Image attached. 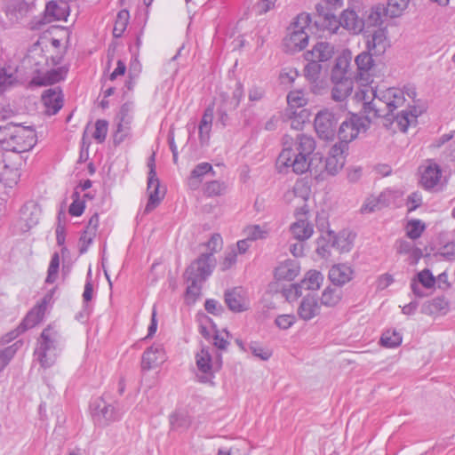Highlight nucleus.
Here are the masks:
<instances>
[{
    "instance_id": "13",
    "label": "nucleus",
    "mask_w": 455,
    "mask_h": 455,
    "mask_svg": "<svg viewBox=\"0 0 455 455\" xmlns=\"http://www.w3.org/2000/svg\"><path fill=\"white\" fill-rule=\"evenodd\" d=\"M68 3L66 0H60V4L54 0L49 1L44 12L43 20H40L39 24L67 20V17L69 15Z\"/></svg>"
},
{
    "instance_id": "26",
    "label": "nucleus",
    "mask_w": 455,
    "mask_h": 455,
    "mask_svg": "<svg viewBox=\"0 0 455 455\" xmlns=\"http://www.w3.org/2000/svg\"><path fill=\"white\" fill-rule=\"evenodd\" d=\"M320 314V306L315 296H305L298 308L299 316L304 321H309Z\"/></svg>"
},
{
    "instance_id": "28",
    "label": "nucleus",
    "mask_w": 455,
    "mask_h": 455,
    "mask_svg": "<svg viewBox=\"0 0 455 455\" xmlns=\"http://www.w3.org/2000/svg\"><path fill=\"white\" fill-rule=\"evenodd\" d=\"M299 265L296 260L287 259L275 267V278L278 281H292L299 275Z\"/></svg>"
},
{
    "instance_id": "37",
    "label": "nucleus",
    "mask_w": 455,
    "mask_h": 455,
    "mask_svg": "<svg viewBox=\"0 0 455 455\" xmlns=\"http://www.w3.org/2000/svg\"><path fill=\"white\" fill-rule=\"evenodd\" d=\"M18 124L7 123L0 124V148L4 151H9L11 140Z\"/></svg>"
},
{
    "instance_id": "24",
    "label": "nucleus",
    "mask_w": 455,
    "mask_h": 455,
    "mask_svg": "<svg viewBox=\"0 0 455 455\" xmlns=\"http://www.w3.org/2000/svg\"><path fill=\"white\" fill-rule=\"evenodd\" d=\"M353 269L346 264H338L331 267L329 279L335 286L341 287L353 278Z\"/></svg>"
},
{
    "instance_id": "27",
    "label": "nucleus",
    "mask_w": 455,
    "mask_h": 455,
    "mask_svg": "<svg viewBox=\"0 0 455 455\" xmlns=\"http://www.w3.org/2000/svg\"><path fill=\"white\" fill-rule=\"evenodd\" d=\"M334 54V46L328 42L316 43L311 51L305 53V58L316 60L317 62H325Z\"/></svg>"
},
{
    "instance_id": "59",
    "label": "nucleus",
    "mask_w": 455,
    "mask_h": 455,
    "mask_svg": "<svg viewBox=\"0 0 455 455\" xmlns=\"http://www.w3.org/2000/svg\"><path fill=\"white\" fill-rule=\"evenodd\" d=\"M295 320L294 315H280L275 318V323L280 329L287 330L294 324Z\"/></svg>"
},
{
    "instance_id": "19",
    "label": "nucleus",
    "mask_w": 455,
    "mask_h": 455,
    "mask_svg": "<svg viewBox=\"0 0 455 455\" xmlns=\"http://www.w3.org/2000/svg\"><path fill=\"white\" fill-rule=\"evenodd\" d=\"M350 52H344L335 59L331 73V80L355 78L350 73Z\"/></svg>"
},
{
    "instance_id": "35",
    "label": "nucleus",
    "mask_w": 455,
    "mask_h": 455,
    "mask_svg": "<svg viewBox=\"0 0 455 455\" xmlns=\"http://www.w3.org/2000/svg\"><path fill=\"white\" fill-rule=\"evenodd\" d=\"M327 236L330 237L331 247L339 252H347L352 248V241L345 232L336 235L333 231H328Z\"/></svg>"
},
{
    "instance_id": "64",
    "label": "nucleus",
    "mask_w": 455,
    "mask_h": 455,
    "mask_svg": "<svg viewBox=\"0 0 455 455\" xmlns=\"http://www.w3.org/2000/svg\"><path fill=\"white\" fill-rule=\"evenodd\" d=\"M277 0H259L256 4L259 14H265L274 9Z\"/></svg>"
},
{
    "instance_id": "54",
    "label": "nucleus",
    "mask_w": 455,
    "mask_h": 455,
    "mask_svg": "<svg viewBox=\"0 0 455 455\" xmlns=\"http://www.w3.org/2000/svg\"><path fill=\"white\" fill-rule=\"evenodd\" d=\"M331 247V242H330V237L327 236H321L317 239V247H316V253L323 259H327L331 252L330 249Z\"/></svg>"
},
{
    "instance_id": "44",
    "label": "nucleus",
    "mask_w": 455,
    "mask_h": 455,
    "mask_svg": "<svg viewBox=\"0 0 455 455\" xmlns=\"http://www.w3.org/2000/svg\"><path fill=\"white\" fill-rule=\"evenodd\" d=\"M66 74L67 69L64 68L52 69L44 75V76L42 78L43 81L38 83V84L46 85L59 83L65 78Z\"/></svg>"
},
{
    "instance_id": "11",
    "label": "nucleus",
    "mask_w": 455,
    "mask_h": 455,
    "mask_svg": "<svg viewBox=\"0 0 455 455\" xmlns=\"http://www.w3.org/2000/svg\"><path fill=\"white\" fill-rule=\"evenodd\" d=\"M337 124L338 118L327 109L318 112L314 121L315 130L323 140H332L335 138Z\"/></svg>"
},
{
    "instance_id": "17",
    "label": "nucleus",
    "mask_w": 455,
    "mask_h": 455,
    "mask_svg": "<svg viewBox=\"0 0 455 455\" xmlns=\"http://www.w3.org/2000/svg\"><path fill=\"white\" fill-rule=\"evenodd\" d=\"M42 102L47 115L57 114L63 107V94L60 87L45 90L42 94Z\"/></svg>"
},
{
    "instance_id": "16",
    "label": "nucleus",
    "mask_w": 455,
    "mask_h": 455,
    "mask_svg": "<svg viewBox=\"0 0 455 455\" xmlns=\"http://www.w3.org/2000/svg\"><path fill=\"white\" fill-rule=\"evenodd\" d=\"M373 55H375L373 52L366 49L355 57V63L357 72L354 76L355 79L363 81L366 84L371 82L369 72L374 65Z\"/></svg>"
},
{
    "instance_id": "55",
    "label": "nucleus",
    "mask_w": 455,
    "mask_h": 455,
    "mask_svg": "<svg viewBox=\"0 0 455 455\" xmlns=\"http://www.w3.org/2000/svg\"><path fill=\"white\" fill-rule=\"evenodd\" d=\"M132 102L128 101L124 103L120 108L119 113L116 116V119L122 120V122L125 123L126 124H132L133 120V116L132 115Z\"/></svg>"
},
{
    "instance_id": "15",
    "label": "nucleus",
    "mask_w": 455,
    "mask_h": 455,
    "mask_svg": "<svg viewBox=\"0 0 455 455\" xmlns=\"http://www.w3.org/2000/svg\"><path fill=\"white\" fill-rule=\"evenodd\" d=\"M165 361L163 345L156 344L148 347L141 358V370L150 371L158 367Z\"/></svg>"
},
{
    "instance_id": "10",
    "label": "nucleus",
    "mask_w": 455,
    "mask_h": 455,
    "mask_svg": "<svg viewBox=\"0 0 455 455\" xmlns=\"http://www.w3.org/2000/svg\"><path fill=\"white\" fill-rule=\"evenodd\" d=\"M343 0H322L315 6V10L319 18L315 23H322L329 30L335 32L338 29L337 17L334 11L341 8Z\"/></svg>"
},
{
    "instance_id": "22",
    "label": "nucleus",
    "mask_w": 455,
    "mask_h": 455,
    "mask_svg": "<svg viewBox=\"0 0 455 455\" xmlns=\"http://www.w3.org/2000/svg\"><path fill=\"white\" fill-rule=\"evenodd\" d=\"M44 315V312L37 307H34L25 316L20 325L17 327L15 331H12L10 335V339L16 338L19 334L23 333L35 327L37 323H39Z\"/></svg>"
},
{
    "instance_id": "39",
    "label": "nucleus",
    "mask_w": 455,
    "mask_h": 455,
    "mask_svg": "<svg viewBox=\"0 0 455 455\" xmlns=\"http://www.w3.org/2000/svg\"><path fill=\"white\" fill-rule=\"evenodd\" d=\"M15 73L16 69L11 66H0V91H4L17 81Z\"/></svg>"
},
{
    "instance_id": "31",
    "label": "nucleus",
    "mask_w": 455,
    "mask_h": 455,
    "mask_svg": "<svg viewBox=\"0 0 455 455\" xmlns=\"http://www.w3.org/2000/svg\"><path fill=\"white\" fill-rule=\"evenodd\" d=\"M354 78L342 79V80H331L334 86L331 90V98L335 101L345 100L353 92L354 88Z\"/></svg>"
},
{
    "instance_id": "3",
    "label": "nucleus",
    "mask_w": 455,
    "mask_h": 455,
    "mask_svg": "<svg viewBox=\"0 0 455 455\" xmlns=\"http://www.w3.org/2000/svg\"><path fill=\"white\" fill-rule=\"evenodd\" d=\"M215 267L213 252L202 253L186 269L184 277L188 283L187 295L194 299L201 294V283L205 282Z\"/></svg>"
},
{
    "instance_id": "63",
    "label": "nucleus",
    "mask_w": 455,
    "mask_h": 455,
    "mask_svg": "<svg viewBox=\"0 0 455 455\" xmlns=\"http://www.w3.org/2000/svg\"><path fill=\"white\" fill-rule=\"evenodd\" d=\"M212 126V125L199 124L198 133L201 145H205L208 143L210 140Z\"/></svg>"
},
{
    "instance_id": "1",
    "label": "nucleus",
    "mask_w": 455,
    "mask_h": 455,
    "mask_svg": "<svg viewBox=\"0 0 455 455\" xmlns=\"http://www.w3.org/2000/svg\"><path fill=\"white\" fill-rule=\"evenodd\" d=\"M315 140L312 136L299 133L296 137L293 148H284L279 154L277 164L280 167L291 170L296 174L309 172L315 180H323L325 175L334 176L344 166L348 149L334 144L325 158L320 153H315ZM289 171L286 170V172Z\"/></svg>"
},
{
    "instance_id": "58",
    "label": "nucleus",
    "mask_w": 455,
    "mask_h": 455,
    "mask_svg": "<svg viewBox=\"0 0 455 455\" xmlns=\"http://www.w3.org/2000/svg\"><path fill=\"white\" fill-rule=\"evenodd\" d=\"M204 309L213 315H221L225 312L223 306L214 299H207L204 302Z\"/></svg>"
},
{
    "instance_id": "20",
    "label": "nucleus",
    "mask_w": 455,
    "mask_h": 455,
    "mask_svg": "<svg viewBox=\"0 0 455 455\" xmlns=\"http://www.w3.org/2000/svg\"><path fill=\"white\" fill-rule=\"evenodd\" d=\"M39 217L40 210L34 203L24 204L20 209V221L21 223V230L27 232L37 225Z\"/></svg>"
},
{
    "instance_id": "7",
    "label": "nucleus",
    "mask_w": 455,
    "mask_h": 455,
    "mask_svg": "<svg viewBox=\"0 0 455 455\" xmlns=\"http://www.w3.org/2000/svg\"><path fill=\"white\" fill-rule=\"evenodd\" d=\"M148 177L147 191L148 200L144 209V213L148 214L154 211L161 203L164 194L159 195L160 181L156 171V153L154 152L148 159Z\"/></svg>"
},
{
    "instance_id": "56",
    "label": "nucleus",
    "mask_w": 455,
    "mask_h": 455,
    "mask_svg": "<svg viewBox=\"0 0 455 455\" xmlns=\"http://www.w3.org/2000/svg\"><path fill=\"white\" fill-rule=\"evenodd\" d=\"M249 348L254 356L263 361L268 360L272 355V351L270 349L263 347L256 342L251 343Z\"/></svg>"
},
{
    "instance_id": "45",
    "label": "nucleus",
    "mask_w": 455,
    "mask_h": 455,
    "mask_svg": "<svg viewBox=\"0 0 455 455\" xmlns=\"http://www.w3.org/2000/svg\"><path fill=\"white\" fill-rule=\"evenodd\" d=\"M132 124H126L118 120L116 124V130L113 135V142L115 146L120 145L126 138L131 135Z\"/></svg>"
},
{
    "instance_id": "25",
    "label": "nucleus",
    "mask_w": 455,
    "mask_h": 455,
    "mask_svg": "<svg viewBox=\"0 0 455 455\" xmlns=\"http://www.w3.org/2000/svg\"><path fill=\"white\" fill-rule=\"evenodd\" d=\"M337 22L338 28L341 25L355 34L361 32L364 28V20L359 18L354 10L343 11L339 20L337 19Z\"/></svg>"
},
{
    "instance_id": "12",
    "label": "nucleus",
    "mask_w": 455,
    "mask_h": 455,
    "mask_svg": "<svg viewBox=\"0 0 455 455\" xmlns=\"http://www.w3.org/2000/svg\"><path fill=\"white\" fill-rule=\"evenodd\" d=\"M196 363L201 372L198 376L199 380L203 383L211 382L214 378V371L221 368V358L213 365L212 355L207 348L203 347L196 355Z\"/></svg>"
},
{
    "instance_id": "32",
    "label": "nucleus",
    "mask_w": 455,
    "mask_h": 455,
    "mask_svg": "<svg viewBox=\"0 0 455 455\" xmlns=\"http://www.w3.org/2000/svg\"><path fill=\"white\" fill-rule=\"evenodd\" d=\"M290 230L293 237L299 242L307 240L314 233L313 225L307 219L301 218L291 225Z\"/></svg>"
},
{
    "instance_id": "52",
    "label": "nucleus",
    "mask_w": 455,
    "mask_h": 455,
    "mask_svg": "<svg viewBox=\"0 0 455 455\" xmlns=\"http://www.w3.org/2000/svg\"><path fill=\"white\" fill-rule=\"evenodd\" d=\"M108 130V122L104 119H99L95 123V131L92 133V138L98 142L102 143L105 141Z\"/></svg>"
},
{
    "instance_id": "2",
    "label": "nucleus",
    "mask_w": 455,
    "mask_h": 455,
    "mask_svg": "<svg viewBox=\"0 0 455 455\" xmlns=\"http://www.w3.org/2000/svg\"><path fill=\"white\" fill-rule=\"evenodd\" d=\"M372 99L364 101L363 111L368 118L383 117L390 121L394 111L403 105L405 101L404 92L398 88H388L383 92L372 90Z\"/></svg>"
},
{
    "instance_id": "34",
    "label": "nucleus",
    "mask_w": 455,
    "mask_h": 455,
    "mask_svg": "<svg viewBox=\"0 0 455 455\" xmlns=\"http://www.w3.org/2000/svg\"><path fill=\"white\" fill-rule=\"evenodd\" d=\"M390 121H387L389 124H393L394 122L396 123L398 129L405 132L409 127V125L411 124L412 121H416L418 115H417V109L414 107L413 111L411 110H402L401 112L397 113V115L389 116Z\"/></svg>"
},
{
    "instance_id": "60",
    "label": "nucleus",
    "mask_w": 455,
    "mask_h": 455,
    "mask_svg": "<svg viewBox=\"0 0 455 455\" xmlns=\"http://www.w3.org/2000/svg\"><path fill=\"white\" fill-rule=\"evenodd\" d=\"M437 254L447 260H455V242H450L442 246Z\"/></svg>"
},
{
    "instance_id": "29",
    "label": "nucleus",
    "mask_w": 455,
    "mask_h": 455,
    "mask_svg": "<svg viewBox=\"0 0 455 455\" xmlns=\"http://www.w3.org/2000/svg\"><path fill=\"white\" fill-rule=\"evenodd\" d=\"M208 173H212V176L215 175V172L211 164L200 163L196 165L188 179V187L193 190L199 188L204 177Z\"/></svg>"
},
{
    "instance_id": "47",
    "label": "nucleus",
    "mask_w": 455,
    "mask_h": 455,
    "mask_svg": "<svg viewBox=\"0 0 455 455\" xmlns=\"http://www.w3.org/2000/svg\"><path fill=\"white\" fill-rule=\"evenodd\" d=\"M425 224L419 220H411L408 222L406 227V235L409 238L416 240L419 238L425 230Z\"/></svg>"
},
{
    "instance_id": "50",
    "label": "nucleus",
    "mask_w": 455,
    "mask_h": 455,
    "mask_svg": "<svg viewBox=\"0 0 455 455\" xmlns=\"http://www.w3.org/2000/svg\"><path fill=\"white\" fill-rule=\"evenodd\" d=\"M60 268V256L58 252H54L52 255L50 265L47 270V276L45 279V283H53L57 277Z\"/></svg>"
},
{
    "instance_id": "9",
    "label": "nucleus",
    "mask_w": 455,
    "mask_h": 455,
    "mask_svg": "<svg viewBox=\"0 0 455 455\" xmlns=\"http://www.w3.org/2000/svg\"><path fill=\"white\" fill-rule=\"evenodd\" d=\"M91 408L92 419L100 427L108 426L121 419L120 411L113 405L107 403L102 397L96 399L91 404Z\"/></svg>"
},
{
    "instance_id": "38",
    "label": "nucleus",
    "mask_w": 455,
    "mask_h": 455,
    "mask_svg": "<svg viewBox=\"0 0 455 455\" xmlns=\"http://www.w3.org/2000/svg\"><path fill=\"white\" fill-rule=\"evenodd\" d=\"M130 20L129 11L123 9L118 12L113 28V36L116 38H119L123 36L125 31Z\"/></svg>"
},
{
    "instance_id": "8",
    "label": "nucleus",
    "mask_w": 455,
    "mask_h": 455,
    "mask_svg": "<svg viewBox=\"0 0 455 455\" xmlns=\"http://www.w3.org/2000/svg\"><path fill=\"white\" fill-rule=\"evenodd\" d=\"M36 134L34 129L18 124L10 144V152L21 154L31 150L36 144Z\"/></svg>"
},
{
    "instance_id": "40",
    "label": "nucleus",
    "mask_w": 455,
    "mask_h": 455,
    "mask_svg": "<svg viewBox=\"0 0 455 455\" xmlns=\"http://www.w3.org/2000/svg\"><path fill=\"white\" fill-rule=\"evenodd\" d=\"M410 0H388L386 8V15L390 18L401 16L403 11L408 7Z\"/></svg>"
},
{
    "instance_id": "21",
    "label": "nucleus",
    "mask_w": 455,
    "mask_h": 455,
    "mask_svg": "<svg viewBox=\"0 0 455 455\" xmlns=\"http://www.w3.org/2000/svg\"><path fill=\"white\" fill-rule=\"evenodd\" d=\"M33 2L16 0L6 6L5 14L12 22H17L26 17L34 8Z\"/></svg>"
},
{
    "instance_id": "18",
    "label": "nucleus",
    "mask_w": 455,
    "mask_h": 455,
    "mask_svg": "<svg viewBox=\"0 0 455 455\" xmlns=\"http://www.w3.org/2000/svg\"><path fill=\"white\" fill-rule=\"evenodd\" d=\"M323 280V276L319 271L310 270L300 283L291 284V291H294L295 297H300L302 290H318Z\"/></svg>"
},
{
    "instance_id": "36",
    "label": "nucleus",
    "mask_w": 455,
    "mask_h": 455,
    "mask_svg": "<svg viewBox=\"0 0 455 455\" xmlns=\"http://www.w3.org/2000/svg\"><path fill=\"white\" fill-rule=\"evenodd\" d=\"M342 298V291L338 287H326L321 296V304L326 307H335Z\"/></svg>"
},
{
    "instance_id": "46",
    "label": "nucleus",
    "mask_w": 455,
    "mask_h": 455,
    "mask_svg": "<svg viewBox=\"0 0 455 455\" xmlns=\"http://www.w3.org/2000/svg\"><path fill=\"white\" fill-rule=\"evenodd\" d=\"M19 348L18 342L0 348V372L9 364L10 361L13 358Z\"/></svg>"
},
{
    "instance_id": "42",
    "label": "nucleus",
    "mask_w": 455,
    "mask_h": 455,
    "mask_svg": "<svg viewBox=\"0 0 455 455\" xmlns=\"http://www.w3.org/2000/svg\"><path fill=\"white\" fill-rule=\"evenodd\" d=\"M386 13V8L384 6L372 7L364 20V27H378L383 22V14Z\"/></svg>"
},
{
    "instance_id": "48",
    "label": "nucleus",
    "mask_w": 455,
    "mask_h": 455,
    "mask_svg": "<svg viewBox=\"0 0 455 455\" xmlns=\"http://www.w3.org/2000/svg\"><path fill=\"white\" fill-rule=\"evenodd\" d=\"M245 237L248 240L256 241L259 239H265L267 236V230L264 229L259 225L247 226L243 230Z\"/></svg>"
},
{
    "instance_id": "14",
    "label": "nucleus",
    "mask_w": 455,
    "mask_h": 455,
    "mask_svg": "<svg viewBox=\"0 0 455 455\" xmlns=\"http://www.w3.org/2000/svg\"><path fill=\"white\" fill-rule=\"evenodd\" d=\"M224 301L228 308L233 313H242L249 309V300L244 296L243 290L235 287L225 291Z\"/></svg>"
},
{
    "instance_id": "4",
    "label": "nucleus",
    "mask_w": 455,
    "mask_h": 455,
    "mask_svg": "<svg viewBox=\"0 0 455 455\" xmlns=\"http://www.w3.org/2000/svg\"><path fill=\"white\" fill-rule=\"evenodd\" d=\"M61 335L52 324L45 327L37 339L35 355L44 368L51 367L55 361L57 351L60 350Z\"/></svg>"
},
{
    "instance_id": "33",
    "label": "nucleus",
    "mask_w": 455,
    "mask_h": 455,
    "mask_svg": "<svg viewBox=\"0 0 455 455\" xmlns=\"http://www.w3.org/2000/svg\"><path fill=\"white\" fill-rule=\"evenodd\" d=\"M387 47V38L382 29H376L368 38L366 49L373 52L376 56L385 52Z\"/></svg>"
},
{
    "instance_id": "23",
    "label": "nucleus",
    "mask_w": 455,
    "mask_h": 455,
    "mask_svg": "<svg viewBox=\"0 0 455 455\" xmlns=\"http://www.w3.org/2000/svg\"><path fill=\"white\" fill-rule=\"evenodd\" d=\"M442 177V170L440 166L430 162L421 172L420 184L425 189L434 188L440 181Z\"/></svg>"
},
{
    "instance_id": "51",
    "label": "nucleus",
    "mask_w": 455,
    "mask_h": 455,
    "mask_svg": "<svg viewBox=\"0 0 455 455\" xmlns=\"http://www.w3.org/2000/svg\"><path fill=\"white\" fill-rule=\"evenodd\" d=\"M72 199L73 202L68 208V213L75 217L81 216L85 209L84 201L80 200V195L77 191H74L72 194Z\"/></svg>"
},
{
    "instance_id": "57",
    "label": "nucleus",
    "mask_w": 455,
    "mask_h": 455,
    "mask_svg": "<svg viewBox=\"0 0 455 455\" xmlns=\"http://www.w3.org/2000/svg\"><path fill=\"white\" fill-rule=\"evenodd\" d=\"M418 282L420 283L425 288H432L435 283V278L427 268L417 274Z\"/></svg>"
},
{
    "instance_id": "41",
    "label": "nucleus",
    "mask_w": 455,
    "mask_h": 455,
    "mask_svg": "<svg viewBox=\"0 0 455 455\" xmlns=\"http://www.w3.org/2000/svg\"><path fill=\"white\" fill-rule=\"evenodd\" d=\"M307 60V64L304 68V74L306 78L311 82L315 83L322 71V65L316 61V60L305 58Z\"/></svg>"
},
{
    "instance_id": "6",
    "label": "nucleus",
    "mask_w": 455,
    "mask_h": 455,
    "mask_svg": "<svg viewBox=\"0 0 455 455\" xmlns=\"http://www.w3.org/2000/svg\"><path fill=\"white\" fill-rule=\"evenodd\" d=\"M371 119L368 118L366 114L364 117L352 115L340 124L337 132L339 141L336 144L348 149V143L354 140L362 130H367Z\"/></svg>"
},
{
    "instance_id": "62",
    "label": "nucleus",
    "mask_w": 455,
    "mask_h": 455,
    "mask_svg": "<svg viewBox=\"0 0 455 455\" xmlns=\"http://www.w3.org/2000/svg\"><path fill=\"white\" fill-rule=\"evenodd\" d=\"M265 93L262 86L252 85L248 91V99L251 102H257L265 97Z\"/></svg>"
},
{
    "instance_id": "5",
    "label": "nucleus",
    "mask_w": 455,
    "mask_h": 455,
    "mask_svg": "<svg viewBox=\"0 0 455 455\" xmlns=\"http://www.w3.org/2000/svg\"><path fill=\"white\" fill-rule=\"evenodd\" d=\"M311 21L309 14L300 13L288 28V34L283 39L285 52L295 53L304 50L308 44V34L306 28Z\"/></svg>"
},
{
    "instance_id": "61",
    "label": "nucleus",
    "mask_w": 455,
    "mask_h": 455,
    "mask_svg": "<svg viewBox=\"0 0 455 455\" xmlns=\"http://www.w3.org/2000/svg\"><path fill=\"white\" fill-rule=\"evenodd\" d=\"M95 234L88 232L86 233V230L82 233L79 242H80V247H79V252L80 254H84L87 251L89 245L92 243Z\"/></svg>"
},
{
    "instance_id": "43",
    "label": "nucleus",
    "mask_w": 455,
    "mask_h": 455,
    "mask_svg": "<svg viewBox=\"0 0 455 455\" xmlns=\"http://www.w3.org/2000/svg\"><path fill=\"white\" fill-rule=\"evenodd\" d=\"M402 342V335L395 330H387L383 332L380 338V343L386 347H398Z\"/></svg>"
},
{
    "instance_id": "53",
    "label": "nucleus",
    "mask_w": 455,
    "mask_h": 455,
    "mask_svg": "<svg viewBox=\"0 0 455 455\" xmlns=\"http://www.w3.org/2000/svg\"><path fill=\"white\" fill-rule=\"evenodd\" d=\"M226 189L224 182L212 180L205 184L204 191L207 196H217L223 194Z\"/></svg>"
},
{
    "instance_id": "30",
    "label": "nucleus",
    "mask_w": 455,
    "mask_h": 455,
    "mask_svg": "<svg viewBox=\"0 0 455 455\" xmlns=\"http://www.w3.org/2000/svg\"><path fill=\"white\" fill-rule=\"evenodd\" d=\"M450 307V303L444 296L434 298L431 300L426 301L421 307V313L433 315H445Z\"/></svg>"
},
{
    "instance_id": "49",
    "label": "nucleus",
    "mask_w": 455,
    "mask_h": 455,
    "mask_svg": "<svg viewBox=\"0 0 455 455\" xmlns=\"http://www.w3.org/2000/svg\"><path fill=\"white\" fill-rule=\"evenodd\" d=\"M287 102L291 108H301L307 105V99L302 90H295L288 93Z\"/></svg>"
}]
</instances>
